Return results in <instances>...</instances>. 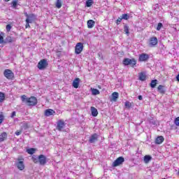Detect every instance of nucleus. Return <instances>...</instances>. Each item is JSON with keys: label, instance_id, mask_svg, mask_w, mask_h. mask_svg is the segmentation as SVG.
Returning <instances> with one entry per match:
<instances>
[{"label": "nucleus", "instance_id": "obj_1", "mask_svg": "<svg viewBox=\"0 0 179 179\" xmlns=\"http://www.w3.org/2000/svg\"><path fill=\"white\" fill-rule=\"evenodd\" d=\"M21 100L23 101V103H25L27 106H34L36 104H37V98L34 96H31L30 98H27L26 95H22L21 96Z\"/></svg>", "mask_w": 179, "mask_h": 179}, {"label": "nucleus", "instance_id": "obj_2", "mask_svg": "<svg viewBox=\"0 0 179 179\" xmlns=\"http://www.w3.org/2000/svg\"><path fill=\"white\" fill-rule=\"evenodd\" d=\"M123 64L125 65V66L128 65H131L132 68L136 65V61L135 59H129V58H126L123 60Z\"/></svg>", "mask_w": 179, "mask_h": 179}, {"label": "nucleus", "instance_id": "obj_3", "mask_svg": "<svg viewBox=\"0 0 179 179\" xmlns=\"http://www.w3.org/2000/svg\"><path fill=\"white\" fill-rule=\"evenodd\" d=\"M47 66H48V62H47L46 59H42L38 63V68L40 71L45 69Z\"/></svg>", "mask_w": 179, "mask_h": 179}, {"label": "nucleus", "instance_id": "obj_4", "mask_svg": "<svg viewBox=\"0 0 179 179\" xmlns=\"http://www.w3.org/2000/svg\"><path fill=\"white\" fill-rule=\"evenodd\" d=\"M3 75L5 76V78H6L7 79H9L10 80H12V79H13V78H15V74L13 73V72L9 69H6L3 72Z\"/></svg>", "mask_w": 179, "mask_h": 179}, {"label": "nucleus", "instance_id": "obj_5", "mask_svg": "<svg viewBox=\"0 0 179 179\" xmlns=\"http://www.w3.org/2000/svg\"><path fill=\"white\" fill-rule=\"evenodd\" d=\"M83 51V43H78L75 47V53L78 55L80 54Z\"/></svg>", "mask_w": 179, "mask_h": 179}, {"label": "nucleus", "instance_id": "obj_6", "mask_svg": "<svg viewBox=\"0 0 179 179\" xmlns=\"http://www.w3.org/2000/svg\"><path fill=\"white\" fill-rule=\"evenodd\" d=\"M125 162V159L122 157H118L116 160H115L113 163V167H117L118 166H120L122 163Z\"/></svg>", "mask_w": 179, "mask_h": 179}, {"label": "nucleus", "instance_id": "obj_7", "mask_svg": "<svg viewBox=\"0 0 179 179\" xmlns=\"http://www.w3.org/2000/svg\"><path fill=\"white\" fill-rule=\"evenodd\" d=\"M149 59V55L145 53H142L139 55L138 61L140 62H146Z\"/></svg>", "mask_w": 179, "mask_h": 179}, {"label": "nucleus", "instance_id": "obj_8", "mask_svg": "<svg viewBox=\"0 0 179 179\" xmlns=\"http://www.w3.org/2000/svg\"><path fill=\"white\" fill-rule=\"evenodd\" d=\"M38 163L41 166H44L47 163V157L44 155H40L38 156Z\"/></svg>", "mask_w": 179, "mask_h": 179}, {"label": "nucleus", "instance_id": "obj_9", "mask_svg": "<svg viewBox=\"0 0 179 179\" xmlns=\"http://www.w3.org/2000/svg\"><path fill=\"white\" fill-rule=\"evenodd\" d=\"M17 168L18 170H20L21 171L22 170H24V162L23 159H18V162L16 163Z\"/></svg>", "mask_w": 179, "mask_h": 179}, {"label": "nucleus", "instance_id": "obj_10", "mask_svg": "<svg viewBox=\"0 0 179 179\" xmlns=\"http://www.w3.org/2000/svg\"><path fill=\"white\" fill-rule=\"evenodd\" d=\"M65 128V122L64 120H59L57 122V129L59 131H63Z\"/></svg>", "mask_w": 179, "mask_h": 179}, {"label": "nucleus", "instance_id": "obj_11", "mask_svg": "<svg viewBox=\"0 0 179 179\" xmlns=\"http://www.w3.org/2000/svg\"><path fill=\"white\" fill-rule=\"evenodd\" d=\"M99 139V135L97 134H92L89 139L90 143H94L95 142H97Z\"/></svg>", "mask_w": 179, "mask_h": 179}, {"label": "nucleus", "instance_id": "obj_12", "mask_svg": "<svg viewBox=\"0 0 179 179\" xmlns=\"http://www.w3.org/2000/svg\"><path fill=\"white\" fill-rule=\"evenodd\" d=\"M150 47H155L157 44V38L156 36L150 38Z\"/></svg>", "mask_w": 179, "mask_h": 179}, {"label": "nucleus", "instance_id": "obj_13", "mask_svg": "<svg viewBox=\"0 0 179 179\" xmlns=\"http://www.w3.org/2000/svg\"><path fill=\"white\" fill-rule=\"evenodd\" d=\"M54 114H55V111L52 109H47L45 110V117H50L51 115H54Z\"/></svg>", "mask_w": 179, "mask_h": 179}, {"label": "nucleus", "instance_id": "obj_14", "mask_svg": "<svg viewBox=\"0 0 179 179\" xmlns=\"http://www.w3.org/2000/svg\"><path fill=\"white\" fill-rule=\"evenodd\" d=\"M163 142H164V137H163V136H159L155 140V143L157 145H161Z\"/></svg>", "mask_w": 179, "mask_h": 179}, {"label": "nucleus", "instance_id": "obj_15", "mask_svg": "<svg viewBox=\"0 0 179 179\" xmlns=\"http://www.w3.org/2000/svg\"><path fill=\"white\" fill-rule=\"evenodd\" d=\"M80 82V79L79 78H76L73 81V87H74L75 89H78L79 87V83Z\"/></svg>", "mask_w": 179, "mask_h": 179}, {"label": "nucleus", "instance_id": "obj_16", "mask_svg": "<svg viewBox=\"0 0 179 179\" xmlns=\"http://www.w3.org/2000/svg\"><path fill=\"white\" fill-rule=\"evenodd\" d=\"M120 94H118V92H115L112 94V98L110 99V101H117V100L118 99Z\"/></svg>", "mask_w": 179, "mask_h": 179}, {"label": "nucleus", "instance_id": "obj_17", "mask_svg": "<svg viewBox=\"0 0 179 179\" xmlns=\"http://www.w3.org/2000/svg\"><path fill=\"white\" fill-rule=\"evenodd\" d=\"M95 22L93 20H90L87 21V24L88 29H93L94 27Z\"/></svg>", "mask_w": 179, "mask_h": 179}, {"label": "nucleus", "instance_id": "obj_18", "mask_svg": "<svg viewBox=\"0 0 179 179\" xmlns=\"http://www.w3.org/2000/svg\"><path fill=\"white\" fill-rule=\"evenodd\" d=\"M8 138V134L6 132H3L0 134V142H3V141H6Z\"/></svg>", "mask_w": 179, "mask_h": 179}, {"label": "nucleus", "instance_id": "obj_19", "mask_svg": "<svg viewBox=\"0 0 179 179\" xmlns=\"http://www.w3.org/2000/svg\"><path fill=\"white\" fill-rule=\"evenodd\" d=\"M91 112L92 117H97V115H99V111H97L96 108L93 106L91 107Z\"/></svg>", "mask_w": 179, "mask_h": 179}, {"label": "nucleus", "instance_id": "obj_20", "mask_svg": "<svg viewBox=\"0 0 179 179\" xmlns=\"http://www.w3.org/2000/svg\"><path fill=\"white\" fill-rule=\"evenodd\" d=\"M91 92L93 96H97V94H100V91H99V90L95 88H91Z\"/></svg>", "mask_w": 179, "mask_h": 179}, {"label": "nucleus", "instance_id": "obj_21", "mask_svg": "<svg viewBox=\"0 0 179 179\" xmlns=\"http://www.w3.org/2000/svg\"><path fill=\"white\" fill-rule=\"evenodd\" d=\"M55 6L56 8H57V9H61V8L62 7V1L57 0Z\"/></svg>", "mask_w": 179, "mask_h": 179}, {"label": "nucleus", "instance_id": "obj_22", "mask_svg": "<svg viewBox=\"0 0 179 179\" xmlns=\"http://www.w3.org/2000/svg\"><path fill=\"white\" fill-rule=\"evenodd\" d=\"M139 80H142L143 82L144 80H146V74H145L144 73H141L139 74Z\"/></svg>", "mask_w": 179, "mask_h": 179}, {"label": "nucleus", "instance_id": "obj_23", "mask_svg": "<svg viewBox=\"0 0 179 179\" xmlns=\"http://www.w3.org/2000/svg\"><path fill=\"white\" fill-rule=\"evenodd\" d=\"M27 18L26 19V23H32L33 22V15H27Z\"/></svg>", "mask_w": 179, "mask_h": 179}, {"label": "nucleus", "instance_id": "obj_24", "mask_svg": "<svg viewBox=\"0 0 179 179\" xmlns=\"http://www.w3.org/2000/svg\"><path fill=\"white\" fill-rule=\"evenodd\" d=\"M157 85V80H152L150 83V87H152V89H155Z\"/></svg>", "mask_w": 179, "mask_h": 179}, {"label": "nucleus", "instance_id": "obj_25", "mask_svg": "<svg viewBox=\"0 0 179 179\" xmlns=\"http://www.w3.org/2000/svg\"><path fill=\"white\" fill-rule=\"evenodd\" d=\"M150 160H152V157H150V155H145L144 157V162L148 164L149 163V162H150Z\"/></svg>", "mask_w": 179, "mask_h": 179}, {"label": "nucleus", "instance_id": "obj_26", "mask_svg": "<svg viewBox=\"0 0 179 179\" xmlns=\"http://www.w3.org/2000/svg\"><path fill=\"white\" fill-rule=\"evenodd\" d=\"M29 155H34L36 153V148H30L27 150Z\"/></svg>", "mask_w": 179, "mask_h": 179}, {"label": "nucleus", "instance_id": "obj_27", "mask_svg": "<svg viewBox=\"0 0 179 179\" xmlns=\"http://www.w3.org/2000/svg\"><path fill=\"white\" fill-rule=\"evenodd\" d=\"M12 8L16 9L17 8V0H14L11 2Z\"/></svg>", "mask_w": 179, "mask_h": 179}, {"label": "nucleus", "instance_id": "obj_28", "mask_svg": "<svg viewBox=\"0 0 179 179\" xmlns=\"http://www.w3.org/2000/svg\"><path fill=\"white\" fill-rule=\"evenodd\" d=\"M157 89H158V92H159V93H162V94H163V93H164V86H163V85H159L158 87H157Z\"/></svg>", "mask_w": 179, "mask_h": 179}, {"label": "nucleus", "instance_id": "obj_29", "mask_svg": "<svg viewBox=\"0 0 179 179\" xmlns=\"http://www.w3.org/2000/svg\"><path fill=\"white\" fill-rule=\"evenodd\" d=\"M124 31L127 34H129V27H128L127 24L124 25Z\"/></svg>", "mask_w": 179, "mask_h": 179}, {"label": "nucleus", "instance_id": "obj_30", "mask_svg": "<svg viewBox=\"0 0 179 179\" xmlns=\"http://www.w3.org/2000/svg\"><path fill=\"white\" fill-rule=\"evenodd\" d=\"M92 5H93V0H87L86 1V6L87 8H90V6H92Z\"/></svg>", "mask_w": 179, "mask_h": 179}, {"label": "nucleus", "instance_id": "obj_31", "mask_svg": "<svg viewBox=\"0 0 179 179\" xmlns=\"http://www.w3.org/2000/svg\"><path fill=\"white\" fill-rule=\"evenodd\" d=\"M5 100V94L3 92H0V103H2Z\"/></svg>", "mask_w": 179, "mask_h": 179}, {"label": "nucleus", "instance_id": "obj_32", "mask_svg": "<svg viewBox=\"0 0 179 179\" xmlns=\"http://www.w3.org/2000/svg\"><path fill=\"white\" fill-rule=\"evenodd\" d=\"M31 159H32V162H34V163H35V164L38 163V157H37V156L33 155Z\"/></svg>", "mask_w": 179, "mask_h": 179}, {"label": "nucleus", "instance_id": "obj_33", "mask_svg": "<svg viewBox=\"0 0 179 179\" xmlns=\"http://www.w3.org/2000/svg\"><path fill=\"white\" fill-rule=\"evenodd\" d=\"M122 19H123L124 20H128V19H129V15L128 14H123L122 15Z\"/></svg>", "mask_w": 179, "mask_h": 179}, {"label": "nucleus", "instance_id": "obj_34", "mask_svg": "<svg viewBox=\"0 0 179 179\" xmlns=\"http://www.w3.org/2000/svg\"><path fill=\"white\" fill-rule=\"evenodd\" d=\"M162 27H163V24L162 22H159L157 27V30L159 31L161 30Z\"/></svg>", "mask_w": 179, "mask_h": 179}, {"label": "nucleus", "instance_id": "obj_35", "mask_svg": "<svg viewBox=\"0 0 179 179\" xmlns=\"http://www.w3.org/2000/svg\"><path fill=\"white\" fill-rule=\"evenodd\" d=\"M6 41H7L8 43H12V42L13 41V38L12 37H10V36H8V37L6 38Z\"/></svg>", "mask_w": 179, "mask_h": 179}, {"label": "nucleus", "instance_id": "obj_36", "mask_svg": "<svg viewBox=\"0 0 179 179\" xmlns=\"http://www.w3.org/2000/svg\"><path fill=\"white\" fill-rule=\"evenodd\" d=\"M174 122H175V125H176L177 127H179V117L175 119Z\"/></svg>", "mask_w": 179, "mask_h": 179}, {"label": "nucleus", "instance_id": "obj_37", "mask_svg": "<svg viewBox=\"0 0 179 179\" xmlns=\"http://www.w3.org/2000/svg\"><path fill=\"white\" fill-rule=\"evenodd\" d=\"M122 20V17H119L116 21V24H120L121 23V21Z\"/></svg>", "mask_w": 179, "mask_h": 179}, {"label": "nucleus", "instance_id": "obj_38", "mask_svg": "<svg viewBox=\"0 0 179 179\" xmlns=\"http://www.w3.org/2000/svg\"><path fill=\"white\" fill-rule=\"evenodd\" d=\"M10 29H12V26L10 24H7L6 25L7 31H10Z\"/></svg>", "mask_w": 179, "mask_h": 179}, {"label": "nucleus", "instance_id": "obj_39", "mask_svg": "<svg viewBox=\"0 0 179 179\" xmlns=\"http://www.w3.org/2000/svg\"><path fill=\"white\" fill-rule=\"evenodd\" d=\"M124 106L125 107H128L129 108V107H131V103H129V101H126L124 103Z\"/></svg>", "mask_w": 179, "mask_h": 179}, {"label": "nucleus", "instance_id": "obj_40", "mask_svg": "<svg viewBox=\"0 0 179 179\" xmlns=\"http://www.w3.org/2000/svg\"><path fill=\"white\" fill-rule=\"evenodd\" d=\"M2 43H3V36L0 35V44H2Z\"/></svg>", "mask_w": 179, "mask_h": 179}, {"label": "nucleus", "instance_id": "obj_41", "mask_svg": "<svg viewBox=\"0 0 179 179\" xmlns=\"http://www.w3.org/2000/svg\"><path fill=\"white\" fill-rule=\"evenodd\" d=\"M16 116V112L13 111L11 114V118H13V117Z\"/></svg>", "mask_w": 179, "mask_h": 179}, {"label": "nucleus", "instance_id": "obj_42", "mask_svg": "<svg viewBox=\"0 0 179 179\" xmlns=\"http://www.w3.org/2000/svg\"><path fill=\"white\" fill-rule=\"evenodd\" d=\"M0 120H1V122L3 121V115L0 114Z\"/></svg>", "mask_w": 179, "mask_h": 179}, {"label": "nucleus", "instance_id": "obj_43", "mask_svg": "<svg viewBox=\"0 0 179 179\" xmlns=\"http://www.w3.org/2000/svg\"><path fill=\"white\" fill-rule=\"evenodd\" d=\"M22 134V131H16L15 132V135H17V136H19V135H20Z\"/></svg>", "mask_w": 179, "mask_h": 179}, {"label": "nucleus", "instance_id": "obj_44", "mask_svg": "<svg viewBox=\"0 0 179 179\" xmlns=\"http://www.w3.org/2000/svg\"><path fill=\"white\" fill-rule=\"evenodd\" d=\"M29 23H30V22H27V24L25 25L26 29H27V27H30V24Z\"/></svg>", "mask_w": 179, "mask_h": 179}, {"label": "nucleus", "instance_id": "obj_45", "mask_svg": "<svg viewBox=\"0 0 179 179\" xmlns=\"http://www.w3.org/2000/svg\"><path fill=\"white\" fill-rule=\"evenodd\" d=\"M138 100H143V97L142 96V95H140L138 96Z\"/></svg>", "mask_w": 179, "mask_h": 179}, {"label": "nucleus", "instance_id": "obj_46", "mask_svg": "<svg viewBox=\"0 0 179 179\" xmlns=\"http://www.w3.org/2000/svg\"><path fill=\"white\" fill-rule=\"evenodd\" d=\"M176 80H177L178 82H179V74H178L177 76H176Z\"/></svg>", "mask_w": 179, "mask_h": 179}, {"label": "nucleus", "instance_id": "obj_47", "mask_svg": "<svg viewBox=\"0 0 179 179\" xmlns=\"http://www.w3.org/2000/svg\"><path fill=\"white\" fill-rule=\"evenodd\" d=\"M10 0H4L5 2H9Z\"/></svg>", "mask_w": 179, "mask_h": 179}, {"label": "nucleus", "instance_id": "obj_48", "mask_svg": "<svg viewBox=\"0 0 179 179\" xmlns=\"http://www.w3.org/2000/svg\"><path fill=\"white\" fill-rule=\"evenodd\" d=\"M2 124V122H1V120H0V124Z\"/></svg>", "mask_w": 179, "mask_h": 179}, {"label": "nucleus", "instance_id": "obj_49", "mask_svg": "<svg viewBox=\"0 0 179 179\" xmlns=\"http://www.w3.org/2000/svg\"><path fill=\"white\" fill-rule=\"evenodd\" d=\"M98 55H99V56H100V53H99V54H98Z\"/></svg>", "mask_w": 179, "mask_h": 179}]
</instances>
